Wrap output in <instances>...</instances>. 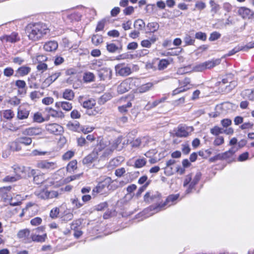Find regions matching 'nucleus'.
I'll list each match as a JSON object with an SVG mask.
<instances>
[{
  "label": "nucleus",
  "instance_id": "obj_32",
  "mask_svg": "<svg viewBox=\"0 0 254 254\" xmlns=\"http://www.w3.org/2000/svg\"><path fill=\"white\" fill-rule=\"evenodd\" d=\"M96 104L95 101L93 99H90L82 103V106L84 108L91 109Z\"/></svg>",
  "mask_w": 254,
  "mask_h": 254
},
{
  "label": "nucleus",
  "instance_id": "obj_50",
  "mask_svg": "<svg viewBox=\"0 0 254 254\" xmlns=\"http://www.w3.org/2000/svg\"><path fill=\"white\" fill-rule=\"evenodd\" d=\"M210 132L213 135L218 136L219 134L223 133V129L217 126H215L210 129Z\"/></svg>",
  "mask_w": 254,
  "mask_h": 254
},
{
  "label": "nucleus",
  "instance_id": "obj_29",
  "mask_svg": "<svg viewBox=\"0 0 254 254\" xmlns=\"http://www.w3.org/2000/svg\"><path fill=\"white\" fill-rule=\"evenodd\" d=\"M112 98V95L110 93H106L103 94L98 100V103L100 105H103L107 101L110 100Z\"/></svg>",
  "mask_w": 254,
  "mask_h": 254
},
{
  "label": "nucleus",
  "instance_id": "obj_48",
  "mask_svg": "<svg viewBox=\"0 0 254 254\" xmlns=\"http://www.w3.org/2000/svg\"><path fill=\"white\" fill-rule=\"evenodd\" d=\"M14 116L13 112L11 110H6L3 112V117L7 120H11Z\"/></svg>",
  "mask_w": 254,
  "mask_h": 254
},
{
  "label": "nucleus",
  "instance_id": "obj_3",
  "mask_svg": "<svg viewBox=\"0 0 254 254\" xmlns=\"http://www.w3.org/2000/svg\"><path fill=\"white\" fill-rule=\"evenodd\" d=\"M179 197L178 194H172L169 195L166 199V201L162 203V204H158L156 206H150L149 208V209L150 211H154L152 212L151 215H152L153 214L158 212L161 210L163 209V208L166 205H169L170 206L172 204H173V203L175 201H176Z\"/></svg>",
  "mask_w": 254,
  "mask_h": 254
},
{
  "label": "nucleus",
  "instance_id": "obj_45",
  "mask_svg": "<svg viewBox=\"0 0 254 254\" xmlns=\"http://www.w3.org/2000/svg\"><path fill=\"white\" fill-rule=\"evenodd\" d=\"M170 64V62L168 60L166 59H162L160 61L158 67L159 70H163L166 68L167 66Z\"/></svg>",
  "mask_w": 254,
  "mask_h": 254
},
{
  "label": "nucleus",
  "instance_id": "obj_58",
  "mask_svg": "<svg viewBox=\"0 0 254 254\" xmlns=\"http://www.w3.org/2000/svg\"><path fill=\"white\" fill-rule=\"evenodd\" d=\"M18 180V179L14 176H7L3 179L2 181L4 182H13Z\"/></svg>",
  "mask_w": 254,
  "mask_h": 254
},
{
  "label": "nucleus",
  "instance_id": "obj_54",
  "mask_svg": "<svg viewBox=\"0 0 254 254\" xmlns=\"http://www.w3.org/2000/svg\"><path fill=\"white\" fill-rule=\"evenodd\" d=\"M131 103L130 102H128L127 104L126 105H124L122 106H119L118 107V109H119V111L121 112V113H125V112H127V108H130L131 107Z\"/></svg>",
  "mask_w": 254,
  "mask_h": 254
},
{
  "label": "nucleus",
  "instance_id": "obj_60",
  "mask_svg": "<svg viewBox=\"0 0 254 254\" xmlns=\"http://www.w3.org/2000/svg\"><path fill=\"white\" fill-rule=\"evenodd\" d=\"M74 154V152L68 151L63 155V159L64 160H68L71 159L73 156Z\"/></svg>",
  "mask_w": 254,
  "mask_h": 254
},
{
  "label": "nucleus",
  "instance_id": "obj_37",
  "mask_svg": "<svg viewBox=\"0 0 254 254\" xmlns=\"http://www.w3.org/2000/svg\"><path fill=\"white\" fill-rule=\"evenodd\" d=\"M77 161L73 160L71 161L66 167V170L68 172H71L77 169Z\"/></svg>",
  "mask_w": 254,
  "mask_h": 254
},
{
  "label": "nucleus",
  "instance_id": "obj_25",
  "mask_svg": "<svg viewBox=\"0 0 254 254\" xmlns=\"http://www.w3.org/2000/svg\"><path fill=\"white\" fill-rule=\"evenodd\" d=\"M159 24L156 22H149L147 24L146 27L149 32L154 33L159 28Z\"/></svg>",
  "mask_w": 254,
  "mask_h": 254
},
{
  "label": "nucleus",
  "instance_id": "obj_52",
  "mask_svg": "<svg viewBox=\"0 0 254 254\" xmlns=\"http://www.w3.org/2000/svg\"><path fill=\"white\" fill-rule=\"evenodd\" d=\"M106 47L107 51L110 53H115L119 49V48L114 43L107 44Z\"/></svg>",
  "mask_w": 254,
  "mask_h": 254
},
{
  "label": "nucleus",
  "instance_id": "obj_47",
  "mask_svg": "<svg viewBox=\"0 0 254 254\" xmlns=\"http://www.w3.org/2000/svg\"><path fill=\"white\" fill-rule=\"evenodd\" d=\"M205 69L204 63L196 64L192 68V70L195 72H201Z\"/></svg>",
  "mask_w": 254,
  "mask_h": 254
},
{
  "label": "nucleus",
  "instance_id": "obj_27",
  "mask_svg": "<svg viewBox=\"0 0 254 254\" xmlns=\"http://www.w3.org/2000/svg\"><path fill=\"white\" fill-rule=\"evenodd\" d=\"M63 97L67 100H72L74 97V93L71 89H66L63 93Z\"/></svg>",
  "mask_w": 254,
  "mask_h": 254
},
{
  "label": "nucleus",
  "instance_id": "obj_17",
  "mask_svg": "<svg viewBox=\"0 0 254 254\" xmlns=\"http://www.w3.org/2000/svg\"><path fill=\"white\" fill-rule=\"evenodd\" d=\"M67 128L70 130L76 132H80L81 129V126L79 122L77 121L68 122L66 125Z\"/></svg>",
  "mask_w": 254,
  "mask_h": 254
},
{
  "label": "nucleus",
  "instance_id": "obj_22",
  "mask_svg": "<svg viewBox=\"0 0 254 254\" xmlns=\"http://www.w3.org/2000/svg\"><path fill=\"white\" fill-rule=\"evenodd\" d=\"M13 169L14 173H15L14 175L18 179V180H19L20 178H21L23 174H24V167L14 165L13 167Z\"/></svg>",
  "mask_w": 254,
  "mask_h": 254
},
{
  "label": "nucleus",
  "instance_id": "obj_13",
  "mask_svg": "<svg viewBox=\"0 0 254 254\" xmlns=\"http://www.w3.org/2000/svg\"><path fill=\"white\" fill-rule=\"evenodd\" d=\"M46 111L48 113L49 116L60 119H63L64 117V113L61 111H56L51 108H46Z\"/></svg>",
  "mask_w": 254,
  "mask_h": 254
},
{
  "label": "nucleus",
  "instance_id": "obj_31",
  "mask_svg": "<svg viewBox=\"0 0 254 254\" xmlns=\"http://www.w3.org/2000/svg\"><path fill=\"white\" fill-rule=\"evenodd\" d=\"M186 46L192 45L195 42V38L189 34H186L183 39Z\"/></svg>",
  "mask_w": 254,
  "mask_h": 254
},
{
  "label": "nucleus",
  "instance_id": "obj_26",
  "mask_svg": "<svg viewBox=\"0 0 254 254\" xmlns=\"http://www.w3.org/2000/svg\"><path fill=\"white\" fill-rule=\"evenodd\" d=\"M29 115V111L26 109H19L17 113V118L20 120L27 119Z\"/></svg>",
  "mask_w": 254,
  "mask_h": 254
},
{
  "label": "nucleus",
  "instance_id": "obj_33",
  "mask_svg": "<svg viewBox=\"0 0 254 254\" xmlns=\"http://www.w3.org/2000/svg\"><path fill=\"white\" fill-rule=\"evenodd\" d=\"M17 138L18 142L26 146L30 145L32 142V138L27 136H22Z\"/></svg>",
  "mask_w": 254,
  "mask_h": 254
},
{
  "label": "nucleus",
  "instance_id": "obj_39",
  "mask_svg": "<svg viewBox=\"0 0 254 254\" xmlns=\"http://www.w3.org/2000/svg\"><path fill=\"white\" fill-rule=\"evenodd\" d=\"M70 201L73 205V209L79 208L83 205V203H81L76 197L71 198Z\"/></svg>",
  "mask_w": 254,
  "mask_h": 254
},
{
  "label": "nucleus",
  "instance_id": "obj_16",
  "mask_svg": "<svg viewBox=\"0 0 254 254\" xmlns=\"http://www.w3.org/2000/svg\"><path fill=\"white\" fill-rule=\"evenodd\" d=\"M31 71V68L27 66H22L16 71L15 76H24L29 74Z\"/></svg>",
  "mask_w": 254,
  "mask_h": 254
},
{
  "label": "nucleus",
  "instance_id": "obj_7",
  "mask_svg": "<svg viewBox=\"0 0 254 254\" xmlns=\"http://www.w3.org/2000/svg\"><path fill=\"white\" fill-rule=\"evenodd\" d=\"M238 14L245 19L254 20V12L246 7H241L238 10Z\"/></svg>",
  "mask_w": 254,
  "mask_h": 254
},
{
  "label": "nucleus",
  "instance_id": "obj_2",
  "mask_svg": "<svg viewBox=\"0 0 254 254\" xmlns=\"http://www.w3.org/2000/svg\"><path fill=\"white\" fill-rule=\"evenodd\" d=\"M49 31L47 26L42 23H30L25 28V32L29 40L37 41L47 35Z\"/></svg>",
  "mask_w": 254,
  "mask_h": 254
},
{
  "label": "nucleus",
  "instance_id": "obj_63",
  "mask_svg": "<svg viewBox=\"0 0 254 254\" xmlns=\"http://www.w3.org/2000/svg\"><path fill=\"white\" fill-rule=\"evenodd\" d=\"M141 143V140L140 138H136L132 141L130 140V144H131V146L132 147H137L140 146Z\"/></svg>",
  "mask_w": 254,
  "mask_h": 254
},
{
  "label": "nucleus",
  "instance_id": "obj_8",
  "mask_svg": "<svg viewBox=\"0 0 254 254\" xmlns=\"http://www.w3.org/2000/svg\"><path fill=\"white\" fill-rule=\"evenodd\" d=\"M132 80L130 78H127L123 81L117 88L118 92L120 94H123L128 91L131 88V83Z\"/></svg>",
  "mask_w": 254,
  "mask_h": 254
},
{
  "label": "nucleus",
  "instance_id": "obj_51",
  "mask_svg": "<svg viewBox=\"0 0 254 254\" xmlns=\"http://www.w3.org/2000/svg\"><path fill=\"white\" fill-rule=\"evenodd\" d=\"M146 163L145 159L141 158L137 159L134 163V166L136 168H139L144 166Z\"/></svg>",
  "mask_w": 254,
  "mask_h": 254
},
{
  "label": "nucleus",
  "instance_id": "obj_11",
  "mask_svg": "<svg viewBox=\"0 0 254 254\" xmlns=\"http://www.w3.org/2000/svg\"><path fill=\"white\" fill-rule=\"evenodd\" d=\"M0 40L2 42L15 43L20 40V37L18 36V33L13 32L9 35H4L0 37Z\"/></svg>",
  "mask_w": 254,
  "mask_h": 254
},
{
  "label": "nucleus",
  "instance_id": "obj_5",
  "mask_svg": "<svg viewBox=\"0 0 254 254\" xmlns=\"http://www.w3.org/2000/svg\"><path fill=\"white\" fill-rule=\"evenodd\" d=\"M193 128L192 127L185 125H179L175 130V135L179 137H186L189 135L190 132L192 131Z\"/></svg>",
  "mask_w": 254,
  "mask_h": 254
},
{
  "label": "nucleus",
  "instance_id": "obj_20",
  "mask_svg": "<svg viewBox=\"0 0 254 254\" xmlns=\"http://www.w3.org/2000/svg\"><path fill=\"white\" fill-rule=\"evenodd\" d=\"M221 60L219 59H212L210 61H208L204 62L205 64V69L211 68L216 65H217L220 64Z\"/></svg>",
  "mask_w": 254,
  "mask_h": 254
},
{
  "label": "nucleus",
  "instance_id": "obj_43",
  "mask_svg": "<svg viewBox=\"0 0 254 254\" xmlns=\"http://www.w3.org/2000/svg\"><path fill=\"white\" fill-rule=\"evenodd\" d=\"M30 235V231L28 229L20 230L17 236L19 238L26 239Z\"/></svg>",
  "mask_w": 254,
  "mask_h": 254
},
{
  "label": "nucleus",
  "instance_id": "obj_28",
  "mask_svg": "<svg viewBox=\"0 0 254 254\" xmlns=\"http://www.w3.org/2000/svg\"><path fill=\"white\" fill-rule=\"evenodd\" d=\"M48 191L47 189L35 191V195L39 198L48 199Z\"/></svg>",
  "mask_w": 254,
  "mask_h": 254
},
{
  "label": "nucleus",
  "instance_id": "obj_30",
  "mask_svg": "<svg viewBox=\"0 0 254 254\" xmlns=\"http://www.w3.org/2000/svg\"><path fill=\"white\" fill-rule=\"evenodd\" d=\"M47 237L46 234L42 235L33 234L31 235V238L33 241L37 242H44Z\"/></svg>",
  "mask_w": 254,
  "mask_h": 254
},
{
  "label": "nucleus",
  "instance_id": "obj_23",
  "mask_svg": "<svg viewBox=\"0 0 254 254\" xmlns=\"http://www.w3.org/2000/svg\"><path fill=\"white\" fill-rule=\"evenodd\" d=\"M9 147L13 151H19L22 149L21 143L18 142V138L10 143Z\"/></svg>",
  "mask_w": 254,
  "mask_h": 254
},
{
  "label": "nucleus",
  "instance_id": "obj_41",
  "mask_svg": "<svg viewBox=\"0 0 254 254\" xmlns=\"http://www.w3.org/2000/svg\"><path fill=\"white\" fill-rule=\"evenodd\" d=\"M92 42L96 46L99 45L103 42L102 36L99 35H94L92 37Z\"/></svg>",
  "mask_w": 254,
  "mask_h": 254
},
{
  "label": "nucleus",
  "instance_id": "obj_18",
  "mask_svg": "<svg viewBox=\"0 0 254 254\" xmlns=\"http://www.w3.org/2000/svg\"><path fill=\"white\" fill-rule=\"evenodd\" d=\"M55 106L57 108H62L64 110L69 111L71 110L72 104L66 101L58 102L56 103Z\"/></svg>",
  "mask_w": 254,
  "mask_h": 254
},
{
  "label": "nucleus",
  "instance_id": "obj_53",
  "mask_svg": "<svg viewBox=\"0 0 254 254\" xmlns=\"http://www.w3.org/2000/svg\"><path fill=\"white\" fill-rule=\"evenodd\" d=\"M60 193L55 190H48V199H53L54 198H58Z\"/></svg>",
  "mask_w": 254,
  "mask_h": 254
},
{
  "label": "nucleus",
  "instance_id": "obj_62",
  "mask_svg": "<svg viewBox=\"0 0 254 254\" xmlns=\"http://www.w3.org/2000/svg\"><path fill=\"white\" fill-rule=\"evenodd\" d=\"M42 221V219L40 217H37L32 219L30 221V223L33 226H37L40 225Z\"/></svg>",
  "mask_w": 254,
  "mask_h": 254
},
{
  "label": "nucleus",
  "instance_id": "obj_6",
  "mask_svg": "<svg viewBox=\"0 0 254 254\" xmlns=\"http://www.w3.org/2000/svg\"><path fill=\"white\" fill-rule=\"evenodd\" d=\"M37 167L49 171L55 170L58 167L56 162H50L46 160L39 161L37 164Z\"/></svg>",
  "mask_w": 254,
  "mask_h": 254
},
{
  "label": "nucleus",
  "instance_id": "obj_46",
  "mask_svg": "<svg viewBox=\"0 0 254 254\" xmlns=\"http://www.w3.org/2000/svg\"><path fill=\"white\" fill-rule=\"evenodd\" d=\"M47 69L48 65L46 64L43 63L42 62H39L38 63V64L37 65V69L38 71L43 73Z\"/></svg>",
  "mask_w": 254,
  "mask_h": 254
},
{
  "label": "nucleus",
  "instance_id": "obj_35",
  "mask_svg": "<svg viewBox=\"0 0 254 254\" xmlns=\"http://www.w3.org/2000/svg\"><path fill=\"white\" fill-rule=\"evenodd\" d=\"M236 150H237L235 149L234 147H232L228 151H226L224 153H223V157H224V160H228L229 159H231L236 152Z\"/></svg>",
  "mask_w": 254,
  "mask_h": 254
},
{
  "label": "nucleus",
  "instance_id": "obj_38",
  "mask_svg": "<svg viewBox=\"0 0 254 254\" xmlns=\"http://www.w3.org/2000/svg\"><path fill=\"white\" fill-rule=\"evenodd\" d=\"M145 26V22L141 19H139L134 21V26L138 31L142 30Z\"/></svg>",
  "mask_w": 254,
  "mask_h": 254
},
{
  "label": "nucleus",
  "instance_id": "obj_4",
  "mask_svg": "<svg viewBox=\"0 0 254 254\" xmlns=\"http://www.w3.org/2000/svg\"><path fill=\"white\" fill-rule=\"evenodd\" d=\"M115 70L117 75L122 76H128L132 72L130 66L125 63L117 64L115 67Z\"/></svg>",
  "mask_w": 254,
  "mask_h": 254
},
{
  "label": "nucleus",
  "instance_id": "obj_55",
  "mask_svg": "<svg viewBox=\"0 0 254 254\" xmlns=\"http://www.w3.org/2000/svg\"><path fill=\"white\" fill-rule=\"evenodd\" d=\"M14 73V70L12 67H8L4 69L3 74L7 77L12 76Z\"/></svg>",
  "mask_w": 254,
  "mask_h": 254
},
{
  "label": "nucleus",
  "instance_id": "obj_14",
  "mask_svg": "<svg viewBox=\"0 0 254 254\" xmlns=\"http://www.w3.org/2000/svg\"><path fill=\"white\" fill-rule=\"evenodd\" d=\"M37 170L35 169L30 170L29 172V176L33 177V181L37 185L42 184L44 182V179L42 175H37Z\"/></svg>",
  "mask_w": 254,
  "mask_h": 254
},
{
  "label": "nucleus",
  "instance_id": "obj_61",
  "mask_svg": "<svg viewBox=\"0 0 254 254\" xmlns=\"http://www.w3.org/2000/svg\"><path fill=\"white\" fill-rule=\"evenodd\" d=\"M195 38L202 41H205L206 39V35L204 33L198 32L196 33Z\"/></svg>",
  "mask_w": 254,
  "mask_h": 254
},
{
  "label": "nucleus",
  "instance_id": "obj_1",
  "mask_svg": "<svg viewBox=\"0 0 254 254\" xmlns=\"http://www.w3.org/2000/svg\"><path fill=\"white\" fill-rule=\"evenodd\" d=\"M122 139V137H119L115 142L110 144L109 146H105L102 143L97 145L91 153L83 159L82 163L86 166H89L98 158L100 160L105 159L118 147Z\"/></svg>",
  "mask_w": 254,
  "mask_h": 254
},
{
  "label": "nucleus",
  "instance_id": "obj_9",
  "mask_svg": "<svg viewBox=\"0 0 254 254\" xmlns=\"http://www.w3.org/2000/svg\"><path fill=\"white\" fill-rule=\"evenodd\" d=\"M46 130L50 133L58 135L63 131V127L57 124H50L46 126Z\"/></svg>",
  "mask_w": 254,
  "mask_h": 254
},
{
  "label": "nucleus",
  "instance_id": "obj_24",
  "mask_svg": "<svg viewBox=\"0 0 254 254\" xmlns=\"http://www.w3.org/2000/svg\"><path fill=\"white\" fill-rule=\"evenodd\" d=\"M120 137H122V139L121 142L120 143H119V144L118 145V147L117 148V149L118 148H120V149H121L122 148H124L125 146H126L127 144H128L129 143H130V140L128 138V137H129V134L127 135V136H126L127 137V139H125L124 138V140L123 141V139H124L123 137L122 136H120ZM119 137H120V136H119L117 139H116L112 142L109 143V145L108 146H109L110 144H112V143L115 142V140H117ZM115 149H116V148Z\"/></svg>",
  "mask_w": 254,
  "mask_h": 254
},
{
  "label": "nucleus",
  "instance_id": "obj_44",
  "mask_svg": "<svg viewBox=\"0 0 254 254\" xmlns=\"http://www.w3.org/2000/svg\"><path fill=\"white\" fill-rule=\"evenodd\" d=\"M209 3L211 6V12L213 13L214 14L216 13L220 9L219 5L215 3L214 0H210Z\"/></svg>",
  "mask_w": 254,
  "mask_h": 254
},
{
  "label": "nucleus",
  "instance_id": "obj_40",
  "mask_svg": "<svg viewBox=\"0 0 254 254\" xmlns=\"http://www.w3.org/2000/svg\"><path fill=\"white\" fill-rule=\"evenodd\" d=\"M174 166H166L164 167V173L167 176H171L176 172L175 167Z\"/></svg>",
  "mask_w": 254,
  "mask_h": 254
},
{
  "label": "nucleus",
  "instance_id": "obj_21",
  "mask_svg": "<svg viewBox=\"0 0 254 254\" xmlns=\"http://www.w3.org/2000/svg\"><path fill=\"white\" fill-rule=\"evenodd\" d=\"M153 83L151 82H148L145 84H142L137 89L138 92L140 93H145L150 90L153 87Z\"/></svg>",
  "mask_w": 254,
  "mask_h": 254
},
{
  "label": "nucleus",
  "instance_id": "obj_59",
  "mask_svg": "<svg viewBox=\"0 0 254 254\" xmlns=\"http://www.w3.org/2000/svg\"><path fill=\"white\" fill-rule=\"evenodd\" d=\"M221 36V34L217 32H213L210 34L209 40L210 41H213L219 39Z\"/></svg>",
  "mask_w": 254,
  "mask_h": 254
},
{
  "label": "nucleus",
  "instance_id": "obj_49",
  "mask_svg": "<svg viewBox=\"0 0 254 254\" xmlns=\"http://www.w3.org/2000/svg\"><path fill=\"white\" fill-rule=\"evenodd\" d=\"M33 120L34 122L41 123L44 122L45 120L42 117V114L39 112H37L34 114L33 116Z\"/></svg>",
  "mask_w": 254,
  "mask_h": 254
},
{
  "label": "nucleus",
  "instance_id": "obj_57",
  "mask_svg": "<svg viewBox=\"0 0 254 254\" xmlns=\"http://www.w3.org/2000/svg\"><path fill=\"white\" fill-rule=\"evenodd\" d=\"M64 61V58L60 56H56L54 57V64L55 65H59L63 64Z\"/></svg>",
  "mask_w": 254,
  "mask_h": 254
},
{
  "label": "nucleus",
  "instance_id": "obj_42",
  "mask_svg": "<svg viewBox=\"0 0 254 254\" xmlns=\"http://www.w3.org/2000/svg\"><path fill=\"white\" fill-rule=\"evenodd\" d=\"M94 77L95 76L93 73L87 72L84 74L83 79L86 82H90L94 80Z\"/></svg>",
  "mask_w": 254,
  "mask_h": 254
},
{
  "label": "nucleus",
  "instance_id": "obj_10",
  "mask_svg": "<svg viewBox=\"0 0 254 254\" xmlns=\"http://www.w3.org/2000/svg\"><path fill=\"white\" fill-rule=\"evenodd\" d=\"M43 130L39 127H31L23 130L22 133L29 136L39 135L42 133Z\"/></svg>",
  "mask_w": 254,
  "mask_h": 254
},
{
  "label": "nucleus",
  "instance_id": "obj_34",
  "mask_svg": "<svg viewBox=\"0 0 254 254\" xmlns=\"http://www.w3.org/2000/svg\"><path fill=\"white\" fill-rule=\"evenodd\" d=\"M105 187V185L103 183H100L98 185L94 188L92 190V193L93 195H96L98 193H102Z\"/></svg>",
  "mask_w": 254,
  "mask_h": 254
},
{
  "label": "nucleus",
  "instance_id": "obj_56",
  "mask_svg": "<svg viewBox=\"0 0 254 254\" xmlns=\"http://www.w3.org/2000/svg\"><path fill=\"white\" fill-rule=\"evenodd\" d=\"M224 142V139L223 137L221 136H218L214 140L213 144L215 146H219Z\"/></svg>",
  "mask_w": 254,
  "mask_h": 254
},
{
  "label": "nucleus",
  "instance_id": "obj_12",
  "mask_svg": "<svg viewBox=\"0 0 254 254\" xmlns=\"http://www.w3.org/2000/svg\"><path fill=\"white\" fill-rule=\"evenodd\" d=\"M58 47V42L56 41H50L45 43L43 48L47 52L55 51Z\"/></svg>",
  "mask_w": 254,
  "mask_h": 254
},
{
  "label": "nucleus",
  "instance_id": "obj_15",
  "mask_svg": "<svg viewBox=\"0 0 254 254\" xmlns=\"http://www.w3.org/2000/svg\"><path fill=\"white\" fill-rule=\"evenodd\" d=\"M32 208H33L35 210V212L34 213H32V214L35 215L37 213L38 210V206L35 203L29 202L27 204L25 208L23 209L22 211L20 214L19 216L20 217H22L24 215L25 212H28V213L30 214V210L31 209H32Z\"/></svg>",
  "mask_w": 254,
  "mask_h": 254
},
{
  "label": "nucleus",
  "instance_id": "obj_36",
  "mask_svg": "<svg viewBox=\"0 0 254 254\" xmlns=\"http://www.w3.org/2000/svg\"><path fill=\"white\" fill-rule=\"evenodd\" d=\"M15 86L20 89L22 92L26 93V82L23 80H17L15 81Z\"/></svg>",
  "mask_w": 254,
  "mask_h": 254
},
{
  "label": "nucleus",
  "instance_id": "obj_64",
  "mask_svg": "<svg viewBox=\"0 0 254 254\" xmlns=\"http://www.w3.org/2000/svg\"><path fill=\"white\" fill-rule=\"evenodd\" d=\"M245 93L246 95L248 96V98L249 100L252 101L254 100V89L253 90H247Z\"/></svg>",
  "mask_w": 254,
  "mask_h": 254
},
{
  "label": "nucleus",
  "instance_id": "obj_19",
  "mask_svg": "<svg viewBox=\"0 0 254 254\" xmlns=\"http://www.w3.org/2000/svg\"><path fill=\"white\" fill-rule=\"evenodd\" d=\"M200 174L197 173L194 176V178L190 182L189 188L186 190L187 193H190L191 191V190L194 188L196 184H197L200 179Z\"/></svg>",
  "mask_w": 254,
  "mask_h": 254
}]
</instances>
